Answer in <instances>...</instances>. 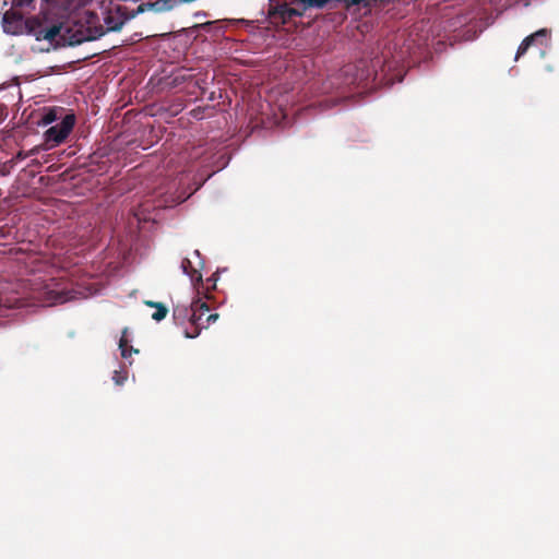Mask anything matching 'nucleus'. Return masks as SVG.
Returning <instances> with one entry per match:
<instances>
[{
	"label": "nucleus",
	"instance_id": "f257e3e1",
	"mask_svg": "<svg viewBox=\"0 0 559 559\" xmlns=\"http://www.w3.org/2000/svg\"><path fill=\"white\" fill-rule=\"evenodd\" d=\"M40 121L44 126L56 123L45 132V140H66L75 124L76 117L63 107H52L45 110Z\"/></svg>",
	"mask_w": 559,
	"mask_h": 559
},
{
	"label": "nucleus",
	"instance_id": "f03ea898",
	"mask_svg": "<svg viewBox=\"0 0 559 559\" xmlns=\"http://www.w3.org/2000/svg\"><path fill=\"white\" fill-rule=\"evenodd\" d=\"M191 317L190 322L194 326L193 331H186V336L189 338H194L200 334L201 329L207 328L211 323H214L218 319L217 313H210L204 318V316L210 311L207 305L200 299L195 300L191 305Z\"/></svg>",
	"mask_w": 559,
	"mask_h": 559
},
{
	"label": "nucleus",
	"instance_id": "7ed1b4c3",
	"mask_svg": "<svg viewBox=\"0 0 559 559\" xmlns=\"http://www.w3.org/2000/svg\"><path fill=\"white\" fill-rule=\"evenodd\" d=\"M25 27L27 33L35 36L37 40L46 39L52 41L60 34L62 24H53L47 27L45 19L33 16L25 21Z\"/></svg>",
	"mask_w": 559,
	"mask_h": 559
},
{
	"label": "nucleus",
	"instance_id": "20e7f679",
	"mask_svg": "<svg viewBox=\"0 0 559 559\" xmlns=\"http://www.w3.org/2000/svg\"><path fill=\"white\" fill-rule=\"evenodd\" d=\"M304 13L301 7H289L288 4H280L270 11V16L280 20L283 24L290 21L294 16H301Z\"/></svg>",
	"mask_w": 559,
	"mask_h": 559
},
{
	"label": "nucleus",
	"instance_id": "39448f33",
	"mask_svg": "<svg viewBox=\"0 0 559 559\" xmlns=\"http://www.w3.org/2000/svg\"><path fill=\"white\" fill-rule=\"evenodd\" d=\"M74 298L75 296L71 292L49 289L44 293L41 301L44 306H53L67 302Z\"/></svg>",
	"mask_w": 559,
	"mask_h": 559
},
{
	"label": "nucleus",
	"instance_id": "423d86ee",
	"mask_svg": "<svg viewBox=\"0 0 559 559\" xmlns=\"http://www.w3.org/2000/svg\"><path fill=\"white\" fill-rule=\"evenodd\" d=\"M23 23V15L11 9L3 14L2 24L4 32L10 34H16Z\"/></svg>",
	"mask_w": 559,
	"mask_h": 559
},
{
	"label": "nucleus",
	"instance_id": "0eeeda50",
	"mask_svg": "<svg viewBox=\"0 0 559 559\" xmlns=\"http://www.w3.org/2000/svg\"><path fill=\"white\" fill-rule=\"evenodd\" d=\"M547 35V31L546 29H539L537 31L536 33L527 36L520 45L519 49H518V52H516V56H515V59H519L520 56L524 55L526 52V50L528 49V47L535 41L537 40L539 37H546Z\"/></svg>",
	"mask_w": 559,
	"mask_h": 559
},
{
	"label": "nucleus",
	"instance_id": "6e6552de",
	"mask_svg": "<svg viewBox=\"0 0 559 559\" xmlns=\"http://www.w3.org/2000/svg\"><path fill=\"white\" fill-rule=\"evenodd\" d=\"M119 348L121 350V356L126 359H128L132 353L138 354V349H134L131 345H129L127 330L122 332V335L119 341Z\"/></svg>",
	"mask_w": 559,
	"mask_h": 559
},
{
	"label": "nucleus",
	"instance_id": "1a4fd4ad",
	"mask_svg": "<svg viewBox=\"0 0 559 559\" xmlns=\"http://www.w3.org/2000/svg\"><path fill=\"white\" fill-rule=\"evenodd\" d=\"M145 305L148 307L155 308V312L152 314V318L155 321L158 322L166 318L168 310L163 304L154 302V301H145Z\"/></svg>",
	"mask_w": 559,
	"mask_h": 559
},
{
	"label": "nucleus",
	"instance_id": "9d476101",
	"mask_svg": "<svg viewBox=\"0 0 559 559\" xmlns=\"http://www.w3.org/2000/svg\"><path fill=\"white\" fill-rule=\"evenodd\" d=\"M182 272L188 275L192 282L201 281L202 276L197 270H191V262L189 259H183L181 262Z\"/></svg>",
	"mask_w": 559,
	"mask_h": 559
},
{
	"label": "nucleus",
	"instance_id": "9b49d317",
	"mask_svg": "<svg viewBox=\"0 0 559 559\" xmlns=\"http://www.w3.org/2000/svg\"><path fill=\"white\" fill-rule=\"evenodd\" d=\"M105 23H106V27H107V31H119L122 25H123V21L122 20H115L111 15H108L105 17Z\"/></svg>",
	"mask_w": 559,
	"mask_h": 559
},
{
	"label": "nucleus",
	"instance_id": "f8f14e48",
	"mask_svg": "<svg viewBox=\"0 0 559 559\" xmlns=\"http://www.w3.org/2000/svg\"><path fill=\"white\" fill-rule=\"evenodd\" d=\"M34 0H13L12 4L13 8H23V7H29L33 3Z\"/></svg>",
	"mask_w": 559,
	"mask_h": 559
},
{
	"label": "nucleus",
	"instance_id": "ddd939ff",
	"mask_svg": "<svg viewBox=\"0 0 559 559\" xmlns=\"http://www.w3.org/2000/svg\"><path fill=\"white\" fill-rule=\"evenodd\" d=\"M126 377L122 376L120 372L116 371L114 377H112V380L115 381L116 384H122L123 381H124Z\"/></svg>",
	"mask_w": 559,
	"mask_h": 559
},
{
	"label": "nucleus",
	"instance_id": "4468645a",
	"mask_svg": "<svg viewBox=\"0 0 559 559\" xmlns=\"http://www.w3.org/2000/svg\"><path fill=\"white\" fill-rule=\"evenodd\" d=\"M212 23L213 22H205V23H202V24H198L194 27L195 28H205V27L210 26Z\"/></svg>",
	"mask_w": 559,
	"mask_h": 559
},
{
	"label": "nucleus",
	"instance_id": "2eb2a0df",
	"mask_svg": "<svg viewBox=\"0 0 559 559\" xmlns=\"http://www.w3.org/2000/svg\"><path fill=\"white\" fill-rule=\"evenodd\" d=\"M194 16H195V17L206 16V12H204V11H198V12H195V13H194Z\"/></svg>",
	"mask_w": 559,
	"mask_h": 559
},
{
	"label": "nucleus",
	"instance_id": "dca6fc26",
	"mask_svg": "<svg viewBox=\"0 0 559 559\" xmlns=\"http://www.w3.org/2000/svg\"><path fill=\"white\" fill-rule=\"evenodd\" d=\"M49 143H50V142H46V144H47V145L44 147V150H50V148L55 147V146H56L55 144H56L57 142H51L52 144H49Z\"/></svg>",
	"mask_w": 559,
	"mask_h": 559
},
{
	"label": "nucleus",
	"instance_id": "f3484780",
	"mask_svg": "<svg viewBox=\"0 0 559 559\" xmlns=\"http://www.w3.org/2000/svg\"><path fill=\"white\" fill-rule=\"evenodd\" d=\"M75 43H81V40H80V39H76V40H75ZM70 44H71V45H73V44H74V41H70Z\"/></svg>",
	"mask_w": 559,
	"mask_h": 559
}]
</instances>
